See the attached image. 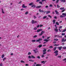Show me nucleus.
<instances>
[{"mask_svg": "<svg viewBox=\"0 0 66 66\" xmlns=\"http://www.w3.org/2000/svg\"><path fill=\"white\" fill-rule=\"evenodd\" d=\"M34 4V3L32 2L29 4V5H32L31 7H32L34 8L35 7V5H33Z\"/></svg>", "mask_w": 66, "mask_h": 66, "instance_id": "nucleus-1", "label": "nucleus"}, {"mask_svg": "<svg viewBox=\"0 0 66 66\" xmlns=\"http://www.w3.org/2000/svg\"><path fill=\"white\" fill-rule=\"evenodd\" d=\"M62 15H61L60 17H65L66 16V13H63L62 14Z\"/></svg>", "mask_w": 66, "mask_h": 66, "instance_id": "nucleus-2", "label": "nucleus"}, {"mask_svg": "<svg viewBox=\"0 0 66 66\" xmlns=\"http://www.w3.org/2000/svg\"><path fill=\"white\" fill-rule=\"evenodd\" d=\"M58 52V51H55V52H54V53H55V56H56L58 55V53H57Z\"/></svg>", "mask_w": 66, "mask_h": 66, "instance_id": "nucleus-3", "label": "nucleus"}, {"mask_svg": "<svg viewBox=\"0 0 66 66\" xmlns=\"http://www.w3.org/2000/svg\"><path fill=\"white\" fill-rule=\"evenodd\" d=\"M37 22V21H34V20H32L31 21V23L32 24H34L35 23H36Z\"/></svg>", "mask_w": 66, "mask_h": 66, "instance_id": "nucleus-4", "label": "nucleus"}, {"mask_svg": "<svg viewBox=\"0 0 66 66\" xmlns=\"http://www.w3.org/2000/svg\"><path fill=\"white\" fill-rule=\"evenodd\" d=\"M43 31L42 29H38L37 30V33H38V32H39L40 31Z\"/></svg>", "mask_w": 66, "mask_h": 66, "instance_id": "nucleus-5", "label": "nucleus"}, {"mask_svg": "<svg viewBox=\"0 0 66 66\" xmlns=\"http://www.w3.org/2000/svg\"><path fill=\"white\" fill-rule=\"evenodd\" d=\"M45 33V31H42L41 32V34H39V35L40 36V35H42L43 34H44Z\"/></svg>", "mask_w": 66, "mask_h": 66, "instance_id": "nucleus-6", "label": "nucleus"}, {"mask_svg": "<svg viewBox=\"0 0 66 66\" xmlns=\"http://www.w3.org/2000/svg\"><path fill=\"white\" fill-rule=\"evenodd\" d=\"M22 7L23 8H26L27 7V6H24V4H23V5L22 6Z\"/></svg>", "mask_w": 66, "mask_h": 66, "instance_id": "nucleus-7", "label": "nucleus"}, {"mask_svg": "<svg viewBox=\"0 0 66 66\" xmlns=\"http://www.w3.org/2000/svg\"><path fill=\"white\" fill-rule=\"evenodd\" d=\"M66 39H65V40L64 39H63L62 40V42H66Z\"/></svg>", "mask_w": 66, "mask_h": 66, "instance_id": "nucleus-8", "label": "nucleus"}, {"mask_svg": "<svg viewBox=\"0 0 66 66\" xmlns=\"http://www.w3.org/2000/svg\"><path fill=\"white\" fill-rule=\"evenodd\" d=\"M60 1L62 2H65V0H60Z\"/></svg>", "mask_w": 66, "mask_h": 66, "instance_id": "nucleus-9", "label": "nucleus"}, {"mask_svg": "<svg viewBox=\"0 0 66 66\" xmlns=\"http://www.w3.org/2000/svg\"><path fill=\"white\" fill-rule=\"evenodd\" d=\"M54 30L55 32H58V30L57 29V28L55 29Z\"/></svg>", "mask_w": 66, "mask_h": 66, "instance_id": "nucleus-10", "label": "nucleus"}, {"mask_svg": "<svg viewBox=\"0 0 66 66\" xmlns=\"http://www.w3.org/2000/svg\"><path fill=\"white\" fill-rule=\"evenodd\" d=\"M58 48L59 50H61V49H62V47L61 46V47H59Z\"/></svg>", "mask_w": 66, "mask_h": 66, "instance_id": "nucleus-11", "label": "nucleus"}, {"mask_svg": "<svg viewBox=\"0 0 66 66\" xmlns=\"http://www.w3.org/2000/svg\"><path fill=\"white\" fill-rule=\"evenodd\" d=\"M29 14V12L28 11L26 12L25 13V15H27V14Z\"/></svg>", "mask_w": 66, "mask_h": 66, "instance_id": "nucleus-12", "label": "nucleus"}, {"mask_svg": "<svg viewBox=\"0 0 66 66\" xmlns=\"http://www.w3.org/2000/svg\"><path fill=\"white\" fill-rule=\"evenodd\" d=\"M59 44H54L53 45L54 46H59Z\"/></svg>", "mask_w": 66, "mask_h": 66, "instance_id": "nucleus-13", "label": "nucleus"}, {"mask_svg": "<svg viewBox=\"0 0 66 66\" xmlns=\"http://www.w3.org/2000/svg\"><path fill=\"white\" fill-rule=\"evenodd\" d=\"M35 57H34V56L33 55H32L31 56V58H32V59H35Z\"/></svg>", "mask_w": 66, "mask_h": 66, "instance_id": "nucleus-14", "label": "nucleus"}, {"mask_svg": "<svg viewBox=\"0 0 66 66\" xmlns=\"http://www.w3.org/2000/svg\"><path fill=\"white\" fill-rule=\"evenodd\" d=\"M49 39L47 40V39H45L44 40V41H45L46 42H48V40H49Z\"/></svg>", "mask_w": 66, "mask_h": 66, "instance_id": "nucleus-15", "label": "nucleus"}, {"mask_svg": "<svg viewBox=\"0 0 66 66\" xmlns=\"http://www.w3.org/2000/svg\"><path fill=\"white\" fill-rule=\"evenodd\" d=\"M36 66H41L42 65L40 64H37L36 65Z\"/></svg>", "mask_w": 66, "mask_h": 66, "instance_id": "nucleus-16", "label": "nucleus"}, {"mask_svg": "<svg viewBox=\"0 0 66 66\" xmlns=\"http://www.w3.org/2000/svg\"><path fill=\"white\" fill-rule=\"evenodd\" d=\"M50 11H48L46 12V14H48V13H50Z\"/></svg>", "mask_w": 66, "mask_h": 66, "instance_id": "nucleus-17", "label": "nucleus"}, {"mask_svg": "<svg viewBox=\"0 0 66 66\" xmlns=\"http://www.w3.org/2000/svg\"><path fill=\"white\" fill-rule=\"evenodd\" d=\"M42 47V45H40L39 46H38L37 47H39V48H40V47Z\"/></svg>", "mask_w": 66, "mask_h": 66, "instance_id": "nucleus-18", "label": "nucleus"}, {"mask_svg": "<svg viewBox=\"0 0 66 66\" xmlns=\"http://www.w3.org/2000/svg\"><path fill=\"white\" fill-rule=\"evenodd\" d=\"M39 11L40 12H44V11L43 10H42L40 9Z\"/></svg>", "mask_w": 66, "mask_h": 66, "instance_id": "nucleus-19", "label": "nucleus"}, {"mask_svg": "<svg viewBox=\"0 0 66 66\" xmlns=\"http://www.w3.org/2000/svg\"><path fill=\"white\" fill-rule=\"evenodd\" d=\"M55 12L56 13V14H59V12H57V11L55 10Z\"/></svg>", "mask_w": 66, "mask_h": 66, "instance_id": "nucleus-20", "label": "nucleus"}, {"mask_svg": "<svg viewBox=\"0 0 66 66\" xmlns=\"http://www.w3.org/2000/svg\"><path fill=\"white\" fill-rule=\"evenodd\" d=\"M56 24L57 25H59V22H56Z\"/></svg>", "mask_w": 66, "mask_h": 66, "instance_id": "nucleus-21", "label": "nucleus"}, {"mask_svg": "<svg viewBox=\"0 0 66 66\" xmlns=\"http://www.w3.org/2000/svg\"><path fill=\"white\" fill-rule=\"evenodd\" d=\"M54 40L55 41H57L58 40H59V39H54Z\"/></svg>", "mask_w": 66, "mask_h": 66, "instance_id": "nucleus-22", "label": "nucleus"}, {"mask_svg": "<svg viewBox=\"0 0 66 66\" xmlns=\"http://www.w3.org/2000/svg\"><path fill=\"white\" fill-rule=\"evenodd\" d=\"M4 57V54L3 55H2V57L3 58Z\"/></svg>", "mask_w": 66, "mask_h": 66, "instance_id": "nucleus-23", "label": "nucleus"}, {"mask_svg": "<svg viewBox=\"0 0 66 66\" xmlns=\"http://www.w3.org/2000/svg\"><path fill=\"white\" fill-rule=\"evenodd\" d=\"M53 24H54L55 22V20H54L53 21Z\"/></svg>", "mask_w": 66, "mask_h": 66, "instance_id": "nucleus-24", "label": "nucleus"}, {"mask_svg": "<svg viewBox=\"0 0 66 66\" xmlns=\"http://www.w3.org/2000/svg\"><path fill=\"white\" fill-rule=\"evenodd\" d=\"M37 27H35L34 28V30H37Z\"/></svg>", "mask_w": 66, "mask_h": 66, "instance_id": "nucleus-25", "label": "nucleus"}, {"mask_svg": "<svg viewBox=\"0 0 66 66\" xmlns=\"http://www.w3.org/2000/svg\"><path fill=\"white\" fill-rule=\"evenodd\" d=\"M36 41V40H31V42H35Z\"/></svg>", "mask_w": 66, "mask_h": 66, "instance_id": "nucleus-26", "label": "nucleus"}, {"mask_svg": "<svg viewBox=\"0 0 66 66\" xmlns=\"http://www.w3.org/2000/svg\"><path fill=\"white\" fill-rule=\"evenodd\" d=\"M30 54H31V53L29 52L28 53V55H30Z\"/></svg>", "mask_w": 66, "mask_h": 66, "instance_id": "nucleus-27", "label": "nucleus"}, {"mask_svg": "<svg viewBox=\"0 0 66 66\" xmlns=\"http://www.w3.org/2000/svg\"><path fill=\"white\" fill-rule=\"evenodd\" d=\"M56 49V47H55L54 48V51H55V50Z\"/></svg>", "mask_w": 66, "mask_h": 66, "instance_id": "nucleus-28", "label": "nucleus"}, {"mask_svg": "<svg viewBox=\"0 0 66 66\" xmlns=\"http://www.w3.org/2000/svg\"><path fill=\"white\" fill-rule=\"evenodd\" d=\"M21 63H24V61H23L22 60L21 61Z\"/></svg>", "mask_w": 66, "mask_h": 66, "instance_id": "nucleus-29", "label": "nucleus"}, {"mask_svg": "<svg viewBox=\"0 0 66 66\" xmlns=\"http://www.w3.org/2000/svg\"><path fill=\"white\" fill-rule=\"evenodd\" d=\"M29 61H30V62H34V61L32 60H29Z\"/></svg>", "mask_w": 66, "mask_h": 66, "instance_id": "nucleus-30", "label": "nucleus"}, {"mask_svg": "<svg viewBox=\"0 0 66 66\" xmlns=\"http://www.w3.org/2000/svg\"><path fill=\"white\" fill-rule=\"evenodd\" d=\"M57 8H60V6L59 5H57Z\"/></svg>", "mask_w": 66, "mask_h": 66, "instance_id": "nucleus-31", "label": "nucleus"}, {"mask_svg": "<svg viewBox=\"0 0 66 66\" xmlns=\"http://www.w3.org/2000/svg\"><path fill=\"white\" fill-rule=\"evenodd\" d=\"M46 17H47L46 16H45L43 17V19H45V18H46Z\"/></svg>", "mask_w": 66, "mask_h": 66, "instance_id": "nucleus-32", "label": "nucleus"}, {"mask_svg": "<svg viewBox=\"0 0 66 66\" xmlns=\"http://www.w3.org/2000/svg\"><path fill=\"white\" fill-rule=\"evenodd\" d=\"M46 49H44V50L43 51V52H45V51H46Z\"/></svg>", "mask_w": 66, "mask_h": 66, "instance_id": "nucleus-33", "label": "nucleus"}, {"mask_svg": "<svg viewBox=\"0 0 66 66\" xmlns=\"http://www.w3.org/2000/svg\"><path fill=\"white\" fill-rule=\"evenodd\" d=\"M66 31V29L64 30H63L62 31V32H65Z\"/></svg>", "mask_w": 66, "mask_h": 66, "instance_id": "nucleus-34", "label": "nucleus"}, {"mask_svg": "<svg viewBox=\"0 0 66 66\" xmlns=\"http://www.w3.org/2000/svg\"><path fill=\"white\" fill-rule=\"evenodd\" d=\"M57 37H62L61 36H60L59 35L57 36Z\"/></svg>", "mask_w": 66, "mask_h": 66, "instance_id": "nucleus-35", "label": "nucleus"}, {"mask_svg": "<svg viewBox=\"0 0 66 66\" xmlns=\"http://www.w3.org/2000/svg\"><path fill=\"white\" fill-rule=\"evenodd\" d=\"M40 7H41V6H38L37 7V8H40Z\"/></svg>", "mask_w": 66, "mask_h": 66, "instance_id": "nucleus-36", "label": "nucleus"}, {"mask_svg": "<svg viewBox=\"0 0 66 66\" xmlns=\"http://www.w3.org/2000/svg\"><path fill=\"white\" fill-rule=\"evenodd\" d=\"M33 37L34 38H35L36 37H37V35H35Z\"/></svg>", "mask_w": 66, "mask_h": 66, "instance_id": "nucleus-37", "label": "nucleus"}, {"mask_svg": "<svg viewBox=\"0 0 66 66\" xmlns=\"http://www.w3.org/2000/svg\"><path fill=\"white\" fill-rule=\"evenodd\" d=\"M64 7L60 8V10H64Z\"/></svg>", "mask_w": 66, "mask_h": 66, "instance_id": "nucleus-38", "label": "nucleus"}, {"mask_svg": "<svg viewBox=\"0 0 66 66\" xmlns=\"http://www.w3.org/2000/svg\"><path fill=\"white\" fill-rule=\"evenodd\" d=\"M62 35H65V34L64 33H62Z\"/></svg>", "mask_w": 66, "mask_h": 66, "instance_id": "nucleus-39", "label": "nucleus"}, {"mask_svg": "<svg viewBox=\"0 0 66 66\" xmlns=\"http://www.w3.org/2000/svg\"><path fill=\"white\" fill-rule=\"evenodd\" d=\"M44 62H45V61H43L42 62V63H43L44 64L45 63Z\"/></svg>", "mask_w": 66, "mask_h": 66, "instance_id": "nucleus-40", "label": "nucleus"}, {"mask_svg": "<svg viewBox=\"0 0 66 66\" xmlns=\"http://www.w3.org/2000/svg\"><path fill=\"white\" fill-rule=\"evenodd\" d=\"M36 42H39V39L38 40H37Z\"/></svg>", "mask_w": 66, "mask_h": 66, "instance_id": "nucleus-41", "label": "nucleus"}, {"mask_svg": "<svg viewBox=\"0 0 66 66\" xmlns=\"http://www.w3.org/2000/svg\"><path fill=\"white\" fill-rule=\"evenodd\" d=\"M39 41L42 40V38H39Z\"/></svg>", "mask_w": 66, "mask_h": 66, "instance_id": "nucleus-42", "label": "nucleus"}, {"mask_svg": "<svg viewBox=\"0 0 66 66\" xmlns=\"http://www.w3.org/2000/svg\"><path fill=\"white\" fill-rule=\"evenodd\" d=\"M33 51H34V52H35V53H36V50H33Z\"/></svg>", "mask_w": 66, "mask_h": 66, "instance_id": "nucleus-43", "label": "nucleus"}, {"mask_svg": "<svg viewBox=\"0 0 66 66\" xmlns=\"http://www.w3.org/2000/svg\"><path fill=\"white\" fill-rule=\"evenodd\" d=\"M28 58L29 59H31V56H28Z\"/></svg>", "mask_w": 66, "mask_h": 66, "instance_id": "nucleus-44", "label": "nucleus"}, {"mask_svg": "<svg viewBox=\"0 0 66 66\" xmlns=\"http://www.w3.org/2000/svg\"><path fill=\"white\" fill-rule=\"evenodd\" d=\"M59 1V0H57L56 1V3H58V2Z\"/></svg>", "mask_w": 66, "mask_h": 66, "instance_id": "nucleus-45", "label": "nucleus"}, {"mask_svg": "<svg viewBox=\"0 0 66 66\" xmlns=\"http://www.w3.org/2000/svg\"><path fill=\"white\" fill-rule=\"evenodd\" d=\"M2 13H3V14H4V11H3V9H2Z\"/></svg>", "mask_w": 66, "mask_h": 66, "instance_id": "nucleus-46", "label": "nucleus"}, {"mask_svg": "<svg viewBox=\"0 0 66 66\" xmlns=\"http://www.w3.org/2000/svg\"><path fill=\"white\" fill-rule=\"evenodd\" d=\"M6 59V58H4L3 59V61H4L5 60V59Z\"/></svg>", "mask_w": 66, "mask_h": 66, "instance_id": "nucleus-47", "label": "nucleus"}, {"mask_svg": "<svg viewBox=\"0 0 66 66\" xmlns=\"http://www.w3.org/2000/svg\"><path fill=\"white\" fill-rule=\"evenodd\" d=\"M45 56L44 55H42L41 57H44Z\"/></svg>", "mask_w": 66, "mask_h": 66, "instance_id": "nucleus-48", "label": "nucleus"}, {"mask_svg": "<svg viewBox=\"0 0 66 66\" xmlns=\"http://www.w3.org/2000/svg\"><path fill=\"white\" fill-rule=\"evenodd\" d=\"M37 28H39V25H38L37 26Z\"/></svg>", "mask_w": 66, "mask_h": 66, "instance_id": "nucleus-49", "label": "nucleus"}, {"mask_svg": "<svg viewBox=\"0 0 66 66\" xmlns=\"http://www.w3.org/2000/svg\"><path fill=\"white\" fill-rule=\"evenodd\" d=\"M43 25H40V27H43Z\"/></svg>", "mask_w": 66, "mask_h": 66, "instance_id": "nucleus-50", "label": "nucleus"}, {"mask_svg": "<svg viewBox=\"0 0 66 66\" xmlns=\"http://www.w3.org/2000/svg\"><path fill=\"white\" fill-rule=\"evenodd\" d=\"M54 26H55V28L56 29H57V27H56V25H55Z\"/></svg>", "mask_w": 66, "mask_h": 66, "instance_id": "nucleus-51", "label": "nucleus"}, {"mask_svg": "<svg viewBox=\"0 0 66 66\" xmlns=\"http://www.w3.org/2000/svg\"><path fill=\"white\" fill-rule=\"evenodd\" d=\"M63 49H66V47H63Z\"/></svg>", "mask_w": 66, "mask_h": 66, "instance_id": "nucleus-52", "label": "nucleus"}, {"mask_svg": "<svg viewBox=\"0 0 66 66\" xmlns=\"http://www.w3.org/2000/svg\"><path fill=\"white\" fill-rule=\"evenodd\" d=\"M37 58H38V59H40V56H38L37 57Z\"/></svg>", "mask_w": 66, "mask_h": 66, "instance_id": "nucleus-53", "label": "nucleus"}, {"mask_svg": "<svg viewBox=\"0 0 66 66\" xmlns=\"http://www.w3.org/2000/svg\"><path fill=\"white\" fill-rule=\"evenodd\" d=\"M50 51H51V50H48L47 51V52H50Z\"/></svg>", "mask_w": 66, "mask_h": 66, "instance_id": "nucleus-54", "label": "nucleus"}, {"mask_svg": "<svg viewBox=\"0 0 66 66\" xmlns=\"http://www.w3.org/2000/svg\"><path fill=\"white\" fill-rule=\"evenodd\" d=\"M39 3H40V4H42V2H39Z\"/></svg>", "mask_w": 66, "mask_h": 66, "instance_id": "nucleus-55", "label": "nucleus"}, {"mask_svg": "<svg viewBox=\"0 0 66 66\" xmlns=\"http://www.w3.org/2000/svg\"><path fill=\"white\" fill-rule=\"evenodd\" d=\"M62 28V26H61L59 27L60 29H61Z\"/></svg>", "mask_w": 66, "mask_h": 66, "instance_id": "nucleus-56", "label": "nucleus"}, {"mask_svg": "<svg viewBox=\"0 0 66 66\" xmlns=\"http://www.w3.org/2000/svg\"><path fill=\"white\" fill-rule=\"evenodd\" d=\"M48 17H50V18H52V17H51V16H50V15H48Z\"/></svg>", "mask_w": 66, "mask_h": 66, "instance_id": "nucleus-57", "label": "nucleus"}, {"mask_svg": "<svg viewBox=\"0 0 66 66\" xmlns=\"http://www.w3.org/2000/svg\"><path fill=\"white\" fill-rule=\"evenodd\" d=\"M0 66H2V63H0Z\"/></svg>", "mask_w": 66, "mask_h": 66, "instance_id": "nucleus-58", "label": "nucleus"}, {"mask_svg": "<svg viewBox=\"0 0 66 66\" xmlns=\"http://www.w3.org/2000/svg\"><path fill=\"white\" fill-rule=\"evenodd\" d=\"M46 52H44L43 53V54H46Z\"/></svg>", "mask_w": 66, "mask_h": 66, "instance_id": "nucleus-59", "label": "nucleus"}, {"mask_svg": "<svg viewBox=\"0 0 66 66\" xmlns=\"http://www.w3.org/2000/svg\"><path fill=\"white\" fill-rule=\"evenodd\" d=\"M56 42V41H54L53 42V43H54V44H55Z\"/></svg>", "mask_w": 66, "mask_h": 66, "instance_id": "nucleus-60", "label": "nucleus"}, {"mask_svg": "<svg viewBox=\"0 0 66 66\" xmlns=\"http://www.w3.org/2000/svg\"><path fill=\"white\" fill-rule=\"evenodd\" d=\"M50 7H51L52 6V5L51 4L50 5Z\"/></svg>", "mask_w": 66, "mask_h": 66, "instance_id": "nucleus-61", "label": "nucleus"}, {"mask_svg": "<svg viewBox=\"0 0 66 66\" xmlns=\"http://www.w3.org/2000/svg\"><path fill=\"white\" fill-rule=\"evenodd\" d=\"M40 1V0H37L36 2H39Z\"/></svg>", "mask_w": 66, "mask_h": 66, "instance_id": "nucleus-62", "label": "nucleus"}, {"mask_svg": "<svg viewBox=\"0 0 66 66\" xmlns=\"http://www.w3.org/2000/svg\"><path fill=\"white\" fill-rule=\"evenodd\" d=\"M50 48H53V47L52 46H51L49 47Z\"/></svg>", "mask_w": 66, "mask_h": 66, "instance_id": "nucleus-63", "label": "nucleus"}, {"mask_svg": "<svg viewBox=\"0 0 66 66\" xmlns=\"http://www.w3.org/2000/svg\"><path fill=\"white\" fill-rule=\"evenodd\" d=\"M63 61H66V58H65L63 60Z\"/></svg>", "mask_w": 66, "mask_h": 66, "instance_id": "nucleus-64", "label": "nucleus"}]
</instances>
